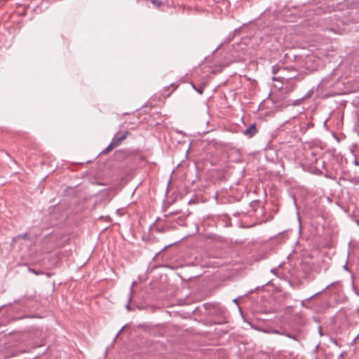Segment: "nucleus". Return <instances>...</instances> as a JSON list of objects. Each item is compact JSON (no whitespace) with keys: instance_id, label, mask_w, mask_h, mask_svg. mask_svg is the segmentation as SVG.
Returning <instances> with one entry per match:
<instances>
[{"instance_id":"1","label":"nucleus","mask_w":359,"mask_h":359,"mask_svg":"<svg viewBox=\"0 0 359 359\" xmlns=\"http://www.w3.org/2000/svg\"><path fill=\"white\" fill-rule=\"evenodd\" d=\"M128 135V131H125L123 134H121L119 137H117L116 135L114 136L111 140V142L116 147L118 146L123 140H124L127 135Z\"/></svg>"},{"instance_id":"2","label":"nucleus","mask_w":359,"mask_h":359,"mask_svg":"<svg viewBox=\"0 0 359 359\" xmlns=\"http://www.w3.org/2000/svg\"><path fill=\"white\" fill-rule=\"evenodd\" d=\"M257 133V130L255 124L251 125L250 127H248L243 131V134L246 136H248L249 137H253L254 135H255Z\"/></svg>"},{"instance_id":"3","label":"nucleus","mask_w":359,"mask_h":359,"mask_svg":"<svg viewBox=\"0 0 359 359\" xmlns=\"http://www.w3.org/2000/svg\"><path fill=\"white\" fill-rule=\"evenodd\" d=\"M313 94V90H309L304 97L298 99V100H294V102H293V105H298L303 100L307 99V98H309L311 97Z\"/></svg>"},{"instance_id":"4","label":"nucleus","mask_w":359,"mask_h":359,"mask_svg":"<svg viewBox=\"0 0 359 359\" xmlns=\"http://www.w3.org/2000/svg\"><path fill=\"white\" fill-rule=\"evenodd\" d=\"M337 283V282H334V283H332L331 284L328 285L322 291H320V292H316V294H313L312 296H311L310 297H309L306 300L309 301L310 299H311L312 298H313L314 297L317 296L318 294L323 292L325 290H326L327 289H328L329 287L333 286L334 285H335Z\"/></svg>"},{"instance_id":"5","label":"nucleus","mask_w":359,"mask_h":359,"mask_svg":"<svg viewBox=\"0 0 359 359\" xmlns=\"http://www.w3.org/2000/svg\"><path fill=\"white\" fill-rule=\"evenodd\" d=\"M137 284L136 281H133L131 284L130 288V293H129V302H130L133 299V295L134 293V286Z\"/></svg>"},{"instance_id":"6","label":"nucleus","mask_w":359,"mask_h":359,"mask_svg":"<svg viewBox=\"0 0 359 359\" xmlns=\"http://www.w3.org/2000/svg\"><path fill=\"white\" fill-rule=\"evenodd\" d=\"M19 238L27 239V238H28V235L27 233L19 234V235L16 236L15 237H14L13 238V241H15L17 239H19Z\"/></svg>"},{"instance_id":"7","label":"nucleus","mask_w":359,"mask_h":359,"mask_svg":"<svg viewBox=\"0 0 359 359\" xmlns=\"http://www.w3.org/2000/svg\"><path fill=\"white\" fill-rule=\"evenodd\" d=\"M115 147H116L111 142V143L108 145V147L105 149V150L104 151H102V153L107 154V152H109V151H111V149H113Z\"/></svg>"},{"instance_id":"8","label":"nucleus","mask_w":359,"mask_h":359,"mask_svg":"<svg viewBox=\"0 0 359 359\" xmlns=\"http://www.w3.org/2000/svg\"><path fill=\"white\" fill-rule=\"evenodd\" d=\"M151 2L154 5H155L156 7L161 6L162 3L161 1H158L157 0H151Z\"/></svg>"},{"instance_id":"9","label":"nucleus","mask_w":359,"mask_h":359,"mask_svg":"<svg viewBox=\"0 0 359 359\" xmlns=\"http://www.w3.org/2000/svg\"><path fill=\"white\" fill-rule=\"evenodd\" d=\"M284 334L285 336H286L287 337H288V338L292 339H294V340H297L296 337H295V336H293V335H292V334H290L285 333V334Z\"/></svg>"},{"instance_id":"10","label":"nucleus","mask_w":359,"mask_h":359,"mask_svg":"<svg viewBox=\"0 0 359 359\" xmlns=\"http://www.w3.org/2000/svg\"><path fill=\"white\" fill-rule=\"evenodd\" d=\"M29 271L33 273H34L35 275H39V274H41V273L40 272H38L36 271V270H34V269H31V268H29Z\"/></svg>"},{"instance_id":"11","label":"nucleus","mask_w":359,"mask_h":359,"mask_svg":"<svg viewBox=\"0 0 359 359\" xmlns=\"http://www.w3.org/2000/svg\"><path fill=\"white\" fill-rule=\"evenodd\" d=\"M329 30L331 32H333L334 33H337V34H341V32L339 29H335L334 28H330Z\"/></svg>"},{"instance_id":"12","label":"nucleus","mask_w":359,"mask_h":359,"mask_svg":"<svg viewBox=\"0 0 359 359\" xmlns=\"http://www.w3.org/2000/svg\"><path fill=\"white\" fill-rule=\"evenodd\" d=\"M130 302H129V299H128V304L126 305V309H127L128 311H130V309H130Z\"/></svg>"},{"instance_id":"13","label":"nucleus","mask_w":359,"mask_h":359,"mask_svg":"<svg viewBox=\"0 0 359 359\" xmlns=\"http://www.w3.org/2000/svg\"><path fill=\"white\" fill-rule=\"evenodd\" d=\"M193 88H194V89H196V91H197L198 93H200V94H202V93H203V90H198V89H196V88H195V86H193Z\"/></svg>"},{"instance_id":"14","label":"nucleus","mask_w":359,"mask_h":359,"mask_svg":"<svg viewBox=\"0 0 359 359\" xmlns=\"http://www.w3.org/2000/svg\"><path fill=\"white\" fill-rule=\"evenodd\" d=\"M124 327H123L122 328H121L120 331L118 332V334H116V338L118 337V335L119 334V333L123 330Z\"/></svg>"},{"instance_id":"15","label":"nucleus","mask_w":359,"mask_h":359,"mask_svg":"<svg viewBox=\"0 0 359 359\" xmlns=\"http://www.w3.org/2000/svg\"><path fill=\"white\" fill-rule=\"evenodd\" d=\"M233 302L236 303V304H238V299H233Z\"/></svg>"},{"instance_id":"16","label":"nucleus","mask_w":359,"mask_h":359,"mask_svg":"<svg viewBox=\"0 0 359 359\" xmlns=\"http://www.w3.org/2000/svg\"><path fill=\"white\" fill-rule=\"evenodd\" d=\"M304 302H305V301H304V300H303V301L302 302V306H304Z\"/></svg>"},{"instance_id":"17","label":"nucleus","mask_w":359,"mask_h":359,"mask_svg":"<svg viewBox=\"0 0 359 359\" xmlns=\"http://www.w3.org/2000/svg\"><path fill=\"white\" fill-rule=\"evenodd\" d=\"M274 333L280 334V332L278 330H276L273 332Z\"/></svg>"},{"instance_id":"18","label":"nucleus","mask_w":359,"mask_h":359,"mask_svg":"<svg viewBox=\"0 0 359 359\" xmlns=\"http://www.w3.org/2000/svg\"><path fill=\"white\" fill-rule=\"evenodd\" d=\"M356 294H357L358 295H359V292H356Z\"/></svg>"}]
</instances>
